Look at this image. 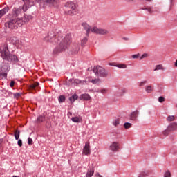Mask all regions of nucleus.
Masks as SVG:
<instances>
[{"instance_id": "1", "label": "nucleus", "mask_w": 177, "mask_h": 177, "mask_svg": "<svg viewBox=\"0 0 177 177\" xmlns=\"http://www.w3.org/2000/svg\"><path fill=\"white\" fill-rule=\"evenodd\" d=\"M24 5L22 7L19 8H14L12 9V17L5 24V26L11 30H15L21 27L26 23H28L29 19L26 16L19 18V16L23 13V12H27L30 9V6H32L34 4H31L30 0H23Z\"/></svg>"}, {"instance_id": "2", "label": "nucleus", "mask_w": 177, "mask_h": 177, "mask_svg": "<svg viewBox=\"0 0 177 177\" xmlns=\"http://www.w3.org/2000/svg\"><path fill=\"white\" fill-rule=\"evenodd\" d=\"M71 44V35L70 34L66 35L62 40L60 41L59 45L53 50V55H57L62 52H64Z\"/></svg>"}, {"instance_id": "3", "label": "nucleus", "mask_w": 177, "mask_h": 177, "mask_svg": "<svg viewBox=\"0 0 177 177\" xmlns=\"http://www.w3.org/2000/svg\"><path fill=\"white\" fill-rule=\"evenodd\" d=\"M65 13L73 16V15H77V6L73 2L69 1L65 4Z\"/></svg>"}, {"instance_id": "4", "label": "nucleus", "mask_w": 177, "mask_h": 177, "mask_svg": "<svg viewBox=\"0 0 177 177\" xmlns=\"http://www.w3.org/2000/svg\"><path fill=\"white\" fill-rule=\"evenodd\" d=\"M93 73H95V75H97V77H102L103 78H106L107 75H109V73L106 69H104L103 67L97 66H94L93 68Z\"/></svg>"}, {"instance_id": "5", "label": "nucleus", "mask_w": 177, "mask_h": 177, "mask_svg": "<svg viewBox=\"0 0 177 177\" xmlns=\"http://www.w3.org/2000/svg\"><path fill=\"white\" fill-rule=\"evenodd\" d=\"M41 8H46V6H54L56 0H36Z\"/></svg>"}, {"instance_id": "6", "label": "nucleus", "mask_w": 177, "mask_h": 177, "mask_svg": "<svg viewBox=\"0 0 177 177\" xmlns=\"http://www.w3.org/2000/svg\"><path fill=\"white\" fill-rule=\"evenodd\" d=\"M90 31H91V32H93L94 34H100L102 35H104V34H107L109 32L107 30L99 28L96 26L91 28Z\"/></svg>"}, {"instance_id": "7", "label": "nucleus", "mask_w": 177, "mask_h": 177, "mask_svg": "<svg viewBox=\"0 0 177 177\" xmlns=\"http://www.w3.org/2000/svg\"><path fill=\"white\" fill-rule=\"evenodd\" d=\"M46 42H57V39H56V35L54 32H49L48 35L44 38Z\"/></svg>"}, {"instance_id": "8", "label": "nucleus", "mask_w": 177, "mask_h": 177, "mask_svg": "<svg viewBox=\"0 0 177 177\" xmlns=\"http://www.w3.org/2000/svg\"><path fill=\"white\" fill-rule=\"evenodd\" d=\"M121 149V145L118 142H113L111 144V151L113 153H118Z\"/></svg>"}, {"instance_id": "9", "label": "nucleus", "mask_w": 177, "mask_h": 177, "mask_svg": "<svg viewBox=\"0 0 177 177\" xmlns=\"http://www.w3.org/2000/svg\"><path fill=\"white\" fill-rule=\"evenodd\" d=\"M0 52L1 53V56L3 59L5 60V59L10 55L8 50V46H4L3 48H0Z\"/></svg>"}, {"instance_id": "10", "label": "nucleus", "mask_w": 177, "mask_h": 177, "mask_svg": "<svg viewBox=\"0 0 177 177\" xmlns=\"http://www.w3.org/2000/svg\"><path fill=\"white\" fill-rule=\"evenodd\" d=\"M4 60H8V62H12V63H17L19 62V58L15 55H9Z\"/></svg>"}, {"instance_id": "11", "label": "nucleus", "mask_w": 177, "mask_h": 177, "mask_svg": "<svg viewBox=\"0 0 177 177\" xmlns=\"http://www.w3.org/2000/svg\"><path fill=\"white\" fill-rule=\"evenodd\" d=\"M83 154H85V156H89V154H91V147L89 145V142H86L83 149Z\"/></svg>"}, {"instance_id": "12", "label": "nucleus", "mask_w": 177, "mask_h": 177, "mask_svg": "<svg viewBox=\"0 0 177 177\" xmlns=\"http://www.w3.org/2000/svg\"><path fill=\"white\" fill-rule=\"evenodd\" d=\"M8 70L7 66H2L1 67V72H0V77L1 78H6L8 76V73L6 71Z\"/></svg>"}, {"instance_id": "13", "label": "nucleus", "mask_w": 177, "mask_h": 177, "mask_svg": "<svg viewBox=\"0 0 177 177\" xmlns=\"http://www.w3.org/2000/svg\"><path fill=\"white\" fill-rule=\"evenodd\" d=\"M82 26H83L84 29L86 31V35H89V32H91V26H89L86 22L82 23Z\"/></svg>"}, {"instance_id": "14", "label": "nucleus", "mask_w": 177, "mask_h": 177, "mask_svg": "<svg viewBox=\"0 0 177 177\" xmlns=\"http://www.w3.org/2000/svg\"><path fill=\"white\" fill-rule=\"evenodd\" d=\"M138 115H139V111L136 110L133 111L130 114V120H131V121H136V118H138Z\"/></svg>"}, {"instance_id": "15", "label": "nucleus", "mask_w": 177, "mask_h": 177, "mask_svg": "<svg viewBox=\"0 0 177 177\" xmlns=\"http://www.w3.org/2000/svg\"><path fill=\"white\" fill-rule=\"evenodd\" d=\"M125 93H127L126 88H120L116 93V96H118V97H122V96H124Z\"/></svg>"}, {"instance_id": "16", "label": "nucleus", "mask_w": 177, "mask_h": 177, "mask_svg": "<svg viewBox=\"0 0 177 177\" xmlns=\"http://www.w3.org/2000/svg\"><path fill=\"white\" fill-rule=\"evenodd\" d=\"M95 174V168L93 167H89L86 174V177H92Z\"/></svg>"}, {"instance_id": "17", "label": "nucleus", "mask_w": 177, "mask_h": 177, "mask_svg": "<svg viewBox=\"0 0 177 177\" xmlns=\"http://www.w3.org/2000/svg\"><path fill=\"white\" fill-rule=\"evenodd\" d=\"M167 127H168V131H170L171 132H172V131H176V129H177V123L176 122H172Z\"/></svg>"}, {"instance_id": "18", "label": "nucleus", "mask_w": 177, "mask_h": 177, "mask_svg": "<svg viewBox=\"0 0 177 177\" xmlns=\"http://www.w3.org/2000/svg\"><path fill=\"white\" fill-rule=\"evenodd\" d=\"M80 99L81 100H91V95H89V94H86V93H84V94H82L80 96Z\"/></svg>"}, {"instance_id": "19", "label": "nucleus", "mask_w": 177, "mask_h": 177, "mask_svg": "<svg viewBox=\"0 0 177 177\" xmlns=\"http://www.w3.org/2000/svg\"><path fill=\"white\" fill-rule=\"evenodd\" d=\"M150 175V171L149 170H143L142 171L138 177H146V176H149Z\"/></svg>"}, {"instance_id": "20", "label": "nucleus", "mask_w": 177, "mask_h": 177, "mask_svg": "<svg viewBox=\"0 0 177 177\" xmlns=\"http://www.w3.org/2000/svg\"><path fill=\"white\" fill-rule=\"evenodd\" d=\"M9 12V7H6L0 10V19L4 15H6Z\"/></svg>"}, {"instance_id": "21", "label": "nucleus", "mask_w": 177, "mask_h": 177, "mask_svg": "<svg viewBox=\"0 0 177 177\" xmlns=\"http://www.w3.org/2000/svg\"><path fill=\"white\" fill-rule=\"evenodd\" d=\"M73 122H81V121H82V117L81 116H75V117H73L71 118Z\"/></svg>"}, {"instance_id": "22", "label": "nucleus", "mask_w": 177, "mask_h": 177, "mask_svg": "<svg viewBox=\"0 0 177 177\" xmlns=\"http://www.w3.org/2000/svg\"><path fill=\"white\" fill-rule=\"evenodd\" d=\"M77 99H78V95H77V94H74L69 97V100L71 103H74V102H75Z\"/></svg>"}, {"instance_id": "23", "label": "nucleus", "mask_w": 177, "mask_h": 177, "mask_svg": "<svg viewBox=\"0 0 177 177\" xmlns=\"http://www.w3.org/2000/svg\"><path fill=\"white\" fill-rule=\"evenodd\" d=\"M153 91H154V88L153 86H151V85L147 86L145 88V92H147V93H151Z\"/></svg>"}, {"instance_id": "24", "label": "nucleus", "mask_w": 177, "mask_h": 177, "mask_svg": "<svg viewBox=\"0 0 177 177\" xmlns=\"http://www.w3.org/2000/svg\"><path fill=\"white\" fill-rule=\"evenodd\" d=\"M158 70H162V71H164V70H165V68H164V66H162V64H159V65H156V66H155V68H154V71H158Z\"/></svg>"}, {"instance_id": "25", "label": "nucleus", "mask_w": 177, "mask_h": 177, "mask_svg": "<svg viewBox=\"0 0 177 177\" xmlns=\"http://www.w3.org/2000/svg\"><path fill=\"white\" fill-rule=\"evenodd\" d=\"M14 136L16 140H19L20 138V131L16 130L14 133Z\"/></svg>"}, {"instance_id": "26", "label": "nucleus", "mask_w": 177, "mask_h": 177, "mask_svg": "<svg viewBox=\"0 0 177 177\" xmlns=\"http://www.w3.org/2000/svg\"><path fill=\"white\" fill-rule=\"evenodd\" d=\"M86 82V81H85V80H78V79H75V80H74V84H76V85H80V84H85Z\"/></svg>"}, {"instance_id": "27", "label": "nucleus", "mask_w": 177, "mask_h": 177, "mask_svg": "<svg viewBox=\"0 0 177 177\" xmlns=\"http://www.w3.org/2000/svg\"><path fill=\"white\" fill-rule=\"evenodd\" d=\"M111 66H115V67H118V68H127V66L125 64H120L118 65L111 64Z\"/></svg>"}, {"instance_id": "28", "label": "nucleus", "mask_w": 177, "mask_h": 177, "mask_svg": "<svg viewBox=\"0 0 177 177\" xmlns=\"http://www.w3.org/2000/svg\"><path fill=\"white\" fill-rule=\"evenodd\" d=\"M14 45L19 49L21 46V41L19 39H17V41H15V43H14Z\"/></svg>"}, {"instance_id": "29", "label": "nucleus", "mask_w": 177, "mask_h": 177, "mask_svg": "<svg viewBox=\"0 0 177 177\" xmlns=\"http://www.w3.org/2000/svg\"><path fill=\"white\" fill-rule=\"evenodd\" d=\"M86 42H88V37H84V38L81 40V46H85Z\"/></svg>"}, {"instance_id": "30", "label": "nucleus", "mask_w": 177, "mask_h": 177, "mask_svg": "<svg viewBox=\"0 0 177 177\" xmlns=\"http://www.w3.org/2000/svg\"><path fill=\"white\" fill-rule=\"evenodd\" d=\"M113 125L114 127H118L120 125V118H116L113 122Z\"/></svg>"}, {"instance_id": "31", "label": "nucleus", "mask_w": 177, "mask_h": 177, "mask_svg": "<svg viewBox=\"0 0 177 177\" xmlns=\"http://www.w3.org/2000/svg\"><path fill=\"white\" fill-rule=\"evenodd\" d=\"M124 128H125V129H129V128H132V124L129 122H125L124 124Z\"/></svg>"}, {"instance_id": "32", "label": "nucleus", "mask_w": 177, "mask_h": 177, "mask_svg": "<svg viewBox=\"0 0 177 177\" xmlns=\"http://www.w3.org/2000/svg\"><path fill=\"white\" fill-rule=\"evenodd\" d=\"M58 101L59 103H63L66 101V97L64 95H60L58 98Z\"/></svg>"}, {"instance_id": "33", "label": "nucleus", "mask_w": 177, "mask_h": 177, "mask_svg": "<svg viewBox=\"0 0 177 177\" xmlns=\"http://www.w3.org/2000/svg\"><path fill=\"white\" fill-rule=\"evenodd\" d=\"M44 120H45V117L44 115H40L37 118V122H43Z\"/></svg>"}, {"instance_id": "34", "label": "nucleus", "mask_w": 177, "mask_h": 177, "mask_svg": "<svg viewBox=\"0 0 177 177\" xmlns=\"http://www.w3.org/2000/svg\"><path fill=\"white\" fill-rule=\"evenodd\" d=\"M17 38L15 37H10L9 41L10 42H11V44H12V45H15V44L16 43Z\"/></svg>"}, {"instance_id": "35", "label": "nucleus", "mask_w": 177, "mask_h": 177, "mask_svg": "<svg viewBox=\"0 0 177 177\" xmlns=\"http://www.w3.org/2000/svg\"><path fill=\"white\" fill-rule=\"evenodd\" d=\"M91 82L92 84H99V83L100 82V79H99V78H97V79H92V80H91Z\"/></svg>"}, {"instance_id": "36", "label": "nucleus", "mask_w": 177, "mask_h": 177, "mask_svg": "<svg viewBox=\"0 0 177 177\" xmlns=\"http://www.w3.org/2000/svg\"><path fill=\"white\" fill-rule=\"evenodd\" d=\"M167 121H169V122L175 121V116H174V115L168 116L167 117Z\"/></svg>"}, {"instance_id": "37", "label": "nucleus", "mask_w": 177, "mask_h": 177, "mask_svg": "<svg viewBox=\"0 0 177 177\" xmlns=\"http://www.w3.org/2000/svg\"><path fill=\"white\" fill-rule=\"evenodd\" d=\"M171 171H169V170H167L165 172L164 174V177H171Z\"/></svg>"}, {"instance_id": "38", "label": "nucleus", "mask_w": 177, "mask_h": 177, "mask_svg": "<svg viewBox=\"0 0 177 177\" xmlns=\"http://www.w3.org/2000/svg\"><path fill=\"white\" fill-rule=\"evenodd\" d=\"M38 85H39V84L38 82H37V83H35L33 84H31L30 86V89H35V87L38 86Z\"/></svg>"}, {"instance_id": "39", "label": "nucleus", "mask_w": 177, "mask_h": 177, "mask_svg": "<svg viewBox=\"0 0 177 177\" xmlns=\"http://www.w3.org/2000/svg\"><path fill=\"white\" fill-rule=\"evenodd\" d=\"M147 83V81L140 82L138 84V86H140V88H142V86H145V85H146Z\"/></svg>"}, {"instance_id": "40", "label": "nucleus", "mask_w": 177, "mask_h": 177, "mask_svg": "<svg viewBox=\"0 0 177 177\" xmlns=\"http://www.w3.org/2000/svg\"><path fill=\"white\" fill-rule=\"evenodd\" d=\"M169 132H171V131L168 130V127H167V129L163 131V135L165 136H168V135L169 134Z\"/></svg>"}, {"instance_id": "41", "label": "nucleus", "mask_w": 177, "mask_h": 177, "mask_svg": "<svg viewBox=\"0 0 177 177\" xmlns=\"http://www.w3.org/2000/svg\"><path fill=\"white\" fill-rule=\"evenodd\" d=\"M20 96H21V93H14V97L15 99H19V97H20Z\"/></svg>"}, {"instance_id": "42", "label": "nucleus", "mask_w": 177, "mask_h": 177, "mask_svg": "<svg viewBox=\"0 0 177 177\" xmlns=\"http://www.w3.org/2000/svg\"><path fill=\"white\" fill-rule=\"evenodd\" d=\"M145 10H147V12H149V13H153V9H151V8H144Z\"/></svg>"}, {"instance_id": "43", "label": "nucleus", "mask_w": 177, "mask_h": 177, "mask_svg": "<svg viewBox=\"0 0 177 177\" xmlns=\"http://www.w3.org/2000/svg\"><path fill=\"white\" fill-rule=\"evenodd\" d=\"M158 102L160 103H163V102H165V98L164 97H162V96L159 97Z\"/></svg>"}, {"instance_id": "44", "label": "nucleus", "mask_w": 177, "mask_h": 177, "mask_svg": "<svg viewBox=\"0 0 177 177\" xmlns=\"http://www.w3.org/2000/svg\"><path fill=\"white\" fill-rule=\"evenodd\" d=\"M132 59H138V57H140V54H136V55H133L131 56Z\"/></svg>"}, {"instance_id": "45", "label": "nucleus", "mask_w": 177, "mask_h": 177, "mask_svg": "<svg viewBox=\"0 0 177 177\" xmlns=\"http://www.w3.org/2000/svg\"><path fill=\"white\" fill-rule=\"evenodd\" d=\"M149 56V55H147V53L143 54L140 57V60H142V59H145L146 57H147Z\"/></svg>"}, {"instance_id": "46", "label": "nucleus", "mask_w": 177, "mask_h": 177, "mask_svg": "<svg viewBox=\"0 0 177 177\" xmlns=\"http://www.w3.org/2000/svg\"><path fill=\"white\" fill-rule=\"evenodd\" d=\"M17 143H18V146H19V147H21V146H23V141L21 139L18 140Z\"/></svg>"}, {"instance_id": "47", "label": "nucleus", "mask_w": 177, "mask_h": 177, "mask_svg": "<svg viewBox=\"0 0 177 177\" xmlns=\"http://www.w3.org/2000/svg\"><path fill=\"white\" fill-rule=\"evenodd\" d=\"M28 145H32V139L30 138H28Z\"/></svg>"}, {"instance_id": "48", "label": "nucleus", "mask_w": 177, "mask_h": 177, "mask_svg": "<svg viewBox=\"0 0 177 177\" xmlns=\"http://www.w3.org/2000/svg\"><path fill=\"white\" fill-rule=\"evenodd\" d=\"M124 2H127L128 3H132L135 2V0H123Z\"/></svg>"}, {"instance_id": "49", "label": "nucleus", "mask_w": 177, "mask_h": 177, "mask_svg": "<svg viewBox=\"0 0 177 177\" xmlns=\"http://www.w3.org/2000/svg\"><path fill=\"white\" fill-rule=\"evenodd\" d=\"M10 86L11 88H13V86H15V81H11L10 83Z\"/></svg>"}, {"instance_id": "50", "label": "nucleus", "mask_w": 177, "mask_h": 177, "mask_svg": "<svg viewBox=\"0 0 177 177\" xmlns=\"http://www.w3.org/2000/svg\"><path fill=\"white\" fill-rule=\"evenodd\" d=\"M100 92H101V93L104 94V93H106L107 90H106V89H102V90H100Z\"/></svg>"}, {"instance_id": "51", "label": "nucleus", "mask_w": 177, "mask_h": 177, "mask_svg": "<svg viewBox=\"0 0 177 177\" xmlns=\"http://www.w3.org/2000/svg\"><path fill=\"white\" fill-rule=\"evenodd\" d=\"M78 50H80V46L77 45L75 53H78Z\"/></svg>"}, {"instance_id": "52", "label": "nucleus", "mask_w": 177, "mask_h": 177, "mask_svg": "<svg viewBox=\"0 0 177 177\" xmlns=\"http://www.w3.org/2000/svg\"><path fill=\"white\" fill-rule=\"evenodd\" d=\"M95 177H103V176L100 175L99 173H96Z\"/></svg>"}, {"instance_id": "53", "label": "nucleus", "mask_w": 177, "mask_h": 177, "mask_svg": "<svg viewBox=\"0 0 177 177\" xmlns=\"http://www.w3.org/2000/svg\"><path fill=\"white\" fill-rule=\"evenodd\" d=\"M122 39H124V41H128V37H122Z\"/></svg>"}, {"instance_id": "54", "label": "nucleus", "mask_w": 177, "mask_h": 177, "mask_svg": "<svg viewBox=\"0 0 177 177\" xmlns=\"http://www.w3.org/2000/svg\"><path fill=\"white\" fill-rule=\"evenodd\" d=\"M174 65H175V67H177V59L176 60Z\"/></svg>"}, {"instance_id": "55", "label": "nucleus", "mask_w": 177, "mask_h": 177, "mask_svg": "<svg viewBox=\"0 0 177 177\" xmlns=\"http://www.w3.org/2000/svg\"><path fill=\"white\" fill-rule=\"evenodd\" d=\"M145 1H147V2H149L150 0H145Z\"/></svg>"}, {"instance_id": "56", "label": "nucleus", "mask_w": 177, "mask_h": 177, "mask_svg": "<svg viewBox=\"0 0 177 177\" xmlns=\"http://www.w3.org/2000/svg\"><path fill=\"white\" fill-rule=\"evenodd\" d=\"M109 65L111 66V63H109Z\"/></svg>"}, {"instance_id": "57", "label": "nucleus", "mask_w": 177, "mask_h": 177, "mask_svg": "<svg viewBox=\"0 0 177 177\" xmlns=\"http://www.w3.org/2000/svg\"><path fill=\"white\" fill-rule=\"evenodd\" d=\"M176 107L177 108V104L176 105Z\"/></svg>"}]
</instances>
